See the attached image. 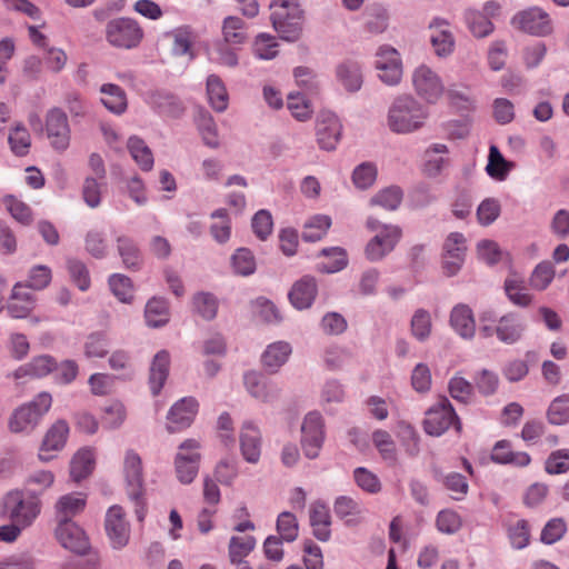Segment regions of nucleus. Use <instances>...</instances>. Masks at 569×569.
I'll return each mask as SVG.
<instances>
[{"label": "nucleus", "instance_id": "1", "mask_svg": "<svg viewBox=\"0 0 569 569\" xmlns=\"http://www.w3.org/2000/svg\"><path fill=\"white\" fill-rule=\"evenodd\" d=\"M428 108L410 93L393 98L386 113V127L395 134H412L422 130L429 119Z\"/></svg>", "mask_w": 569, "mask_h": 569}, {"label": "nucleus", "instance_id": "2", "mask_svg": "<svg viewBox=\"0 0 569 569\" xmlns=\"http://www.w3.org/2000/svg\"><path fill=\"white\" fill-rule=\"evenodd\" d=\"M526 322L516 312H508L498 317L492 309L482 310L479 313V332L483 338L493 336L505 345H515L523 336Z\"/></svg>", "mask_w": 569, "mask_h": 569}, {"label": "nucleus", "instance_id": "3", "mask_svg": "<svg viewBox=\"0 0 569 569\" xmlns=\"http://www.w3.org/2000/svg\"><path fill=\"white\" fill-rule=\"evenodd\" d=\"M41 512V500L24 489L9 490L1 499V516L10 522L29 528Z\"/></svg>", "mask_w": 569, "mask_h": 569}, {"label": "nucleus", "instance_id": "4", "mask_svg": "<svg viewBox=\"0 0 569 569\" xmlns=\"http://www.w3.org/2000/svg\"><path fill=\"white\" fill-rule=\"evenodd\" d=\"M270 20L281 39L295 42L302 32L303 10L298 0H271Z\"/></svg>", "mask_w": 569, "mask_h": 569}, {"label": "nucleus", "instance_id": "5", "mask_svg": "<svg viewBox=\"0 0 569 569\" xmlns=\"http://www.w3.org/2000/svg\"><path fill=\"white\" fill-rule=\"evenodd\" d=\"M122 472L128 497L134 503L136 516L139 521H143L146 517L143 466L136 450L124 451Z\"/></svg>", "mask_w": 569, "mask_h": 569}, {"label": "nucleus", "instance_id": "6", "mask_svg": "<svg viewBox=\"0 0 569 569\" xmlns=\"http://www.w3.org/2000/svg\"><path fill=\"white\" fill-rule=\"evenodd\" d=\"M51 405V395L40 392L33 400L13 410L8 420L9 430L13 433H30L49 411Z\"/></svg>", "mask_w": 569, "mask_h": 569}, {"label": "nucleus", "instance_id": "7", "mask_svg": "<svg viewBox=\"0 0 569 569\" xmlns=\"http://www.w3.org/2000/svg\"><path fill=\"white\" fill-rule=\"evenodd\" d=\"M366 226L376 233L366 246V257L373 262L380 261L395 249L402 230L397 224L382 223L373 217L367 219Z\"/></svg>", "mask_w": 569, "mask_h": 569}, {"label": "nucleus", "instance_id": "8", "mask_svg": "<svg viewBox=\"0 0 569 569\" xmlns=\"http://www.w3.org/2000/svg\"><path fill=\"white\" fill-rule=\"evenodd\" d=\"M411 83L416 94L428 104H436L445 93L441 77L426 63L413 69Z\"/></svg>", "mask_w": 569, "mask_h": 569}, {"label": "nucleus", "instance_id": "9", "mask_svg": "<svg viewBox=\"0 0 569 569\" xmlns=\"http://www.w3.org/2000/svg\"><path fill=\"white\" fill-rule=\"evenodd\" d=\"M375 70L378 79L388 87L398 86L403 76V64L399 51L390 44L380 46L375 53Z\"/></svg>", "mask_w": 569, "mask_h": 569}, {"label": "nucleus", "instance_id": "10", "mask_svg": "<svg viewBox=\"0 0 569 569\" xmlns=\"http://www.w3.org/2000/svg\"><path fill=\"white\" fill-rule=\"evenodd\" d=\"M142 37V29L130 18H116L108 21L106 26V40L114 48H136L141 42Z\"/></svg>", "mask_w": 569, "mask_h": 569}, {"label": "nucleus", "instance_id": "11", "mask_svg": "<svg viewBox=\"0 0 569 569\" xmlns=\"http://www.w3.org/2000/svg\"><path fill=\"white\" fill-rule=\"evenodd\" d=\"M326 439L325 420L320 412H308L301 423V448L308 459L319 457Z\"/></svg>", "mask_w": 569, "mask_h": 569}, {"label": "nucleus", "instance_id": "12", "mask_svg": "<svg viewBox=\"0 0 569 569\" xmlns=\"http://www.w3.org/2000/svg\"><path fill=\"white\" fill-rule=\"evenodd\" d=\"M200 448V442L196 439H187L178 447L174 469L178 480L183 485L191 483L199 472Z\"/></svg>", "mask_w": 569, "mask_h": 569}, {"label": "nucleus", "instance_id": "13", "mask_svg": "<svg viewBox=\"0 0 569 569\" xmlns=\"http://www.w3.org/2000/svg\"><path fill=\"white\" fill-rule=\"evenodd\" d=\"M423 426L425 431L435 437L443 435L450 427H455L457 431L461 429L460 421L448 399L440 400L426 412Z\"/></svg>", "mask_w": 569, "mask_h": 569}, {"label": "nucleus", "instance_id": "14", "mask_svg": "<svg viewBox=\"0 0 569 569\" xmlns=\"http://www.w3.org/2000/svg\"><path fill=\"white\" fill-rule=\"evenodd\" d=\"M429 42L439 59L450 57L456 49V38L447 19L435 17L428 23Z\"/></svg>", "mask_w": 569, "mask_h": 569}, {"label": "nucleus", "instance_id": "15", "mask_svg": "<svg viewBox=\"0 0 569 569\" xmlns=\"http://www.w3.org/2000/svg\"><path fill=\"white\" fill-rule=\"evenodd\" d=\"M243 386L247 392L259 402L274 405L280 400L281 388L279 383L260 372H246L243 375Z\"/></svg>", "mask_w": 569, "mask_h": 569}, {"label": "nucleus", "instance_id": "16", "mask_svg": "<svg viewBox=\"0 0 569 569\" xmlns=\"http://www.w3.org/2000/svg\"><path fill=\"white\" fill-rule=\"evenodd\" d=\"M342 136V124L339 117L331 111H321L317 117L316 137L320 149L332 151L337 148Z\"/></svg>", "mask_w": 569, "mask_h": 569}, {"label": "nucleus", "instance_id": "17", "mask_svg": "<svg viewBox=\"0 0 569 569\" xmlns=\"http://www.w3.org/2000/svg\"><path fill=\"white\" fill-rule=\"evenodd\" d=\"M512 24L527 33L538 37L547 36L552 31L549 14L538 7L518 12L512 18Z\"/></svg>", "mask_w": 569, "mask_h": 569}, {"label": "nucleus", "instance_id": "18", "mask_svg": "<svg viewBox=\"0 0 569 569\" xmlns=\"http://www.w3.org/2000/svg\"><path fill=\"white\" fill-rule=\"evenodd\" d=\"M106 531L113 549H122L129 542L130 527L124 519L123 509L111 506L106 515Z\"/></svg>", "mask_w": 569, "mask_h": 569}, {"label": "nucleus", "instance_id": "19", "mask_svg": "<svg viewBox=\"0 0 569 569\" xmlns=\"http://www.w3.org/2000/svg\"><path fill=\"white\" fill-rule=\"evenodd\" d=\"M46 132L51 146L59 151L69 147L70 128L67 114L60 109H52L46 119Z\"/></svg>", "mask_w": 569, "mask_h": 569}, {"label": "nucleus", "instance_id": "20", "mask_svg": "<svg viewBox=\"0 0 569 569\" xmlns=\"http://www.w3.org/2000/svg\"><path fill=\"white\" fill-rule=\"evenodd\" d=\"M54 535L59 543L72 552L83 555L89 548V539L77 522H57Z\"/></svg>", "mask_w": 569, "mask_h": 569}, {"label": "nucleus", "instance_id": "21", "mask_svg": "<svg viewBox=\"0 0 569 569\" xmlns=\"http://www.w3.org/2000/svg\"><path fill=\"white\" fill-rule=\"evenodd\" d=\"M466 238L460 232L450 233L443 243L442 266L448 276H455L461 269L466 254Z\"/></svg>", "mask_w": 569, "mask_h": 569}, {"label": "nucleus", "instance_id": "22", "mask_svg": "<svg viewBox=\"0 0 569 569\" xmlns=\"http://www.w3.org/2000/svg\"><path fill=\"white\" fill-rule=\"evenodd\" d=\"M37 298L24 289L23 281H18L11 289L6 311L13 319H26L33 311Z\"/></svg>", "mask_w": 569, "mask_h": 569}, {"label": "nucleus", "instance_id": "23", "mask_svg": "<svg viewBox=\"0 0 569 569\" xmlns=\"http://www.w3.org/2000/svg\"><path fill=\"white\" fill-rule=\"evenodd\" d=\"M198 411V402L192 397H186L177 401L168 413V430L180 431L189 427Z\"/></svg>", "mask_w": 569, "mask_h": 569}, {"label": "nucleus", "instance_id": "24", "mask_svg": "<svg viewBox=\"0 0 569 569\" xmlns=\"http://www.w3.org/2000/svg\"><path fill=\"white\" fill-rule=\"evenodd\" d=\"M69 436V426L64 420L56 421L47 431L39 449V459L50 461L54 452L61 450Z\"/></svg>", "mask_w": 569, "mask_h": 569}, {"label": "nucleus", "instance_id": "25", "mask_svg": "<svg viewBox=\"0 0 569 569\" xmlns=\"http://www.w3.org/2000/svg\"><path fill=\"white\" fill-rule=\"evenodd\" d=\"M261 432L252 421H244L240 430V450L249 463H257L261 456Z\"/></svg>", "mask_w": 569, "mask_h": 569}, {"label": "nucleus", "instance_id": "26", "mask_svg": "<svg viewBox=\"0 0 569 569\" xmlns=\"http://www.w3.org/2000/svg\"><path fill=\"white\" fill-rule=\"evenodd\" d=\"M317 293L316 279L311 276H305L292 284L288 298L293 308L305 310L312 306Z\"/></svg>", "mask_w": 569, "mask_h": 569}, {"label": "nucleus", "instance_id": "27", "mask_svg": "<svg viewBox=\"0 0 569 569\" xmlns=\"http://www.w3.org/2000/svg\"><path fill=\"white\" fill-rule=\"evenodd\" d=\"M87 505V497L80 492H71L61 496L54 505L56 522H74L73 518L79 515Z\"/></svg>", "mask_w": 569, "mask_h": 569}, {"label": "nucleus", "instance_id": "28", "mask_svg": "<svg viewBox=\"0 0 569 569\" xmlns=\"http://www.w3.org/2000/svg\"><path fill=\"white\" fill-rule=\"evenodd\" d=\"M336 76L348 92H357L363 82L362 66L359 61L348 59L337 66Z\"/></svg>", "mask_w": 569, "mask_h": 569}, {"label": "nucleus", "instance_id": "29", "mask_svg": "<svg viewBox=\"0 0 569 569\" xmlns=\"http://www.w3.org/2000/svg\"><path fill=\"white\" fill-rule=\"evenodd\" d=\"M490 459L497 465H512L515 467H527L531 458L527 452L513 451L508 440H499L495 443Z\"/></svg>", "mask_w": 569, "mask_h": 569}, {"label": "nucleus", "instance_id": "30", "mask_svg": "<svg viewBox=\"0 0 569 569\" xmlns=\"http://www.w3.org/2000/svg\"><path fill=\"white\" fill-rule=\"evenodd\" d=\"M292 347L287 341H276L267 346L261 356L263 367L271 373H276L289 359Z\"/></svg>", "mask_w": 569, "mask_h": 569}, {"label": "nucleus", "instance_id": "31", "mask_svg": "<svg viewBox=\"0 0 569 569\" xmlns=\"http://www.w3.org/2000/svg\"><path fill=\"white\" fill-rule=\"evenodd\" d=\"M170 368V355L167 350L157 352L151 361L149 386L153 396L159 395L163 388Z\"/></svg>", "mask_w": 569, "mask_h": 569}, {"label": "nucleus", "instance_id": "32", "mask_svg": "<svg viewBox=\"0 0 569 569\" xmlns=\"http://www.w3.org/2000/svg\"><path fill=\"white\" fill-rule=\"evenodd\" d=\"M450 325L461 338L471 339L476 332L471 308L463 303L455 306L450 313Z\"/></svg>", "mask_w": 569, "mask_h": 569}, {"label": "nucleus", "instance_id": "33", "mask_svg": "<svg viewBox=\"0 0 569 569\" xmlns=\"http://www.w3.org/2000/svg\"><path fill=\"white\" fill-rule=\"evenodd\" d=\"M96 451L93 448L84 447L79 449L70 462V476L73 481L79 482L87 478L94 469Z\"/></svg>", "mask_w": 569, "mask_h": 569}, {"label": "nucleus", "instance_id": "34", "mask_svg": "<svg viewBox=\"0 0 569 569\" xmlns=\"http://www.w3.org/2000/svg\"><path fill=\"white\" fill-rule=\"evenodd\" d=\"M310 525L315 537L320 541H328L331 537V517L328 507L322 502H315L310 507Z\"/></svg>", "mask_w": 569, "mask_h": 569}, {"label": "nucleus", "instance_id": "35", "mask_svg": "<svg viewBox=\"0 0 569 569\" xmlns=\"http://www.w3.org/2000/svg\"><path fill=\"white\" fill-rule=\"evenodd\" d=\"M101 103L112 113L122 114L128 108L124 90L118 84L104 83L100 88Z\"/></svg>", "mask_w": 569, "mask_h": 569}, {"label": "nucleus", "instance_id": "36", "mask_svg": "<svg viewBox=\"0 0 569 569\" xmlns=\"http://www.w3.org/2000/svg\"><path fill=\"white\" fill-rule=\"evenodd\" d=\"M206 87L211 108L217 112L226 111L229 106V94L221 78L217 74H209Z\"/></svg>", "mask_w": 569, "mask_h": 569}, {"label": "nucleus", "instance_id": "37", "mask_svg": "<svg viewBox=\"0 0 569 569\" xmlns=\"http://www.w3.org/2000/svg\"><path fill=\"white\" fill-rule=\"evenodd\" d=\"M56 368V360L48 355L34 357L30 362L19 367L13 376L20 379L27 376L42 378L52 372Z\"/></svg>", "mask_w": 569, "mask_h": 569}, {"label": "nucleus", "instance_id": "38", "mask_svg": "<svg viewBox=\"0 0 569 569\" xmlns=\"http://www.w3.org/2000/svg\"><path fill=\"white\" fill-rule=\"evenodd\" d=\"M169 318V305L164 298L152 297L148 300L144 309V319L148 327H163L168 323Z\"/></svg>", "mask_w": 569, "mask_h": 569}, {"label": "nucleus", "instance_id": "39", "mask_svg": "<svg viewBox=\"0 0 569 569\" xmlns=\"http://www.w3.org/2000/svg\"><path fill=\"white\" fill-rule=\"evenodd\" d=\"M463 21L471 34L479 39L490 36L495 30L492 21L476 9H467L463 12Z\"/></svg>", "mask_w": 569, "mask_h": 569}, {"label": "nucleus", "instance_id": "40", "mask_svg": "<svg viewBox=\"0 0 569 569\" xmlns=\"http://www.w3.org/2000/svg\"><path fill=\"white\" fill-rule=\"evenodd\" d=\"M513 168L515 163L506 160L496 146L490 147L486 166V172L490 178L505 181Z\"/></svg>", "mask_w": 569, "mask_h": 569}, {"label": "nucleus", "instance_id": "41", "mask_svg": "<svg viewBox=\"0 0 569 569\" xmlns=\"http://www.w3.org/2000/svg\"><path fill=\"white\" fill-rule=\"evenodd\" d=\"M210 218L216 220L209 227L212 239L219 243L224 244L231 238L232 224L231 219L226 209H217L211 212Z\"/></svg>", "mask_w": 569, "mask_h": 569}, {"label": "nucleus", "instance_id": "42", "mask_svg": "<svg viewBox=\"0 0 569 569\" xmlns=\"http://www.w3.org/2000/svg\"><path fill=\"white\" fill-rule=\"evenodd\" d=\"M127 148L141 170L150 171L153 168V153L143 139L137 136L130 137L127 142Z\"/></svg>", "mask_w": 569, "mask_h": 569}, {"label": "nucleus", "instance_id": "43", "mask_svg": "<svg viewBox=\"0 0 569 569\" xmlns=\"http://www.w3.org/2000/svg\"><path fill=\"white\" fill-rule=\"evenodd\" d=\"M332 220L327 214H315L303 224L302 239L307 242L321 240L331 227Z\"/></svg>", "mask_w": 569, "mask_h": 569}, {"label": "nucleus", "instance_id": "44", "mask_svg": "<svg viewBox=\"0 0 569 569\" xmlns=\"http://www.w3.org/2000/svg\"><path fill=\"white\" fill-rule=\"evenodd\" d=\"M448 152L445 143H433L425 152L423 172L428 177H437L442 171L447 160L441 156Z\"/></svg>", "mask_w": 569, "mask_h": 569}, {"label": "nucleus", "instance_id": "45", "mask_svg": "<svg viewBox=\"0 0 569 569\" xmlns=\"http://www.w3.org/2000/svg\"><path fill=\"white\" fill-rule=\"evenodd\" d=\"M117 248L122 262L128 269H139L142 263V256L134 241L126 236L117 238Z\"/></svg>", "mask_w": 569, "mask_h": 569}, {"label": "nucleus", "instance_id": "46", "mask_svg": "<svg viewBox=\"0 0 569 569\" xmlns=\"http://www.w3.org/2000/svg\"><path fill=\"white\" fill-rule=\"evenodd\" d=\"M321 254L328 258V261H323L318 264V270L321 272H339L348 264L347 253L340 247L325 248L321 250Z\"/></svg>", "mask_w": 569, "mask_h": 569}, {"label": "nucleus", "instance_id": "47", "mask_svg": "<svg viewBox=\"0 0 569 569\" xmlns=\"http://www.w3.org/2000/svg\"><path fill=\"white\" fill-rule=\"evenodd\" d=\"M252 53L259 60H272L279 53V43L276 37L269 33H259L252 43Z\"/></svg>", "mask_w": 569, "mask_h": 569}, {"label": "nucleus", "instance_id": "48", "mask_svg": "<svg viewBox=\"0 0 569 569\" xmlns=\"http://www.w3.org/2000/svg\"><path fill=\"white\" fill-rule=\"evenodd\" d=\"M257 541L253 536H232L229 541L230 562H239L244 560L256 548Z\"/></svg>", "mask_w": 569, "mask_h": 569}, {"label": "nucleus", "instance_id": "49", "mask_svg": "<svg viewBox=\"0 0 569 569\" xmlns=\"http://www.w3.org/2000/svg\"><path fill=\"white\" fill-rule=\"evenodd\" d=\"M222 42L229 44H242L247 39L243 20L233 16L224 18L222 23Z\"/></svg>", "mask_w": 569, "mask_h": 569}, {"label": "nucleus", "instance_id": "50", "mask_svg": "<svg viewBox=\"0 0 569 569\" xmlns=\"http://www.w3.org/2000/svg\"><path fill=\"white\" fill-rule=\"evenodd\" d=\"M231 268L238 276L248 277L256 271L253 253L247 248H238L231 256Z\"/></svg>", "mask_w": 569, "mask_h": 569}, {"label": "nucleus", "instance_id": "51", "mask_svg": "<svg viewBox=\"0 0 569 569\" xmlns=\"http://www.w3.org/2000/svg\"><path fill=\"white\" fill-rule=\"evenodd\" d=\"M403 198L402 190L397 186L387 187L378 191L371 199L370 204L379 206L385 210L393 211L398 209Z\"/></svg>", "mask_w": 569, "mask_h": 569}, {"label": "nucleus", "instance_id": "52", "mask_svg": "<svg viewBox=\"0 0 569 569\" xmlns=\"http://www.w3.org/2000/svg\"><path fill=\"white\" fill-rule=\"evenodd\" d=\"M194 311L204 320H212L217 316L218 299L210 292H198L192 298Z\"/></svg>", "mask_w": 569, "mask_h": 569}, {"label": "nucleus", "instance_id": "53", "mask_svg": "<svg viewBox=\"0 0 569 569\" xmlns=\"http://www.w3.org/2000/svg\"><path fill=\"white\" fill-rule=\"evenodd\" d=\"M336 515L343 519L347 525H356L357 520L355 517L361 512V507L358 501L351 497L340 496L336 499L333 506Z\"/></svg>", "mask_w": 569, "mask_h": 569}, {"label": "nucleus", "instance_id": "54", "mask_svg": "<svg viewBox=\"0 0 569 569\" xmlns=\"http://www.w3.org/2000/svg\"><path fill=\"white\" fill-rule=\"evenodd\" d=\"M52 280V271L46 264H36L30 268L28 278L23 282L24 289L43 290Z\"/></svg>", "mask_w": 569, "mask_h": 569}, {"label": "nucleus", "instance_id": "55", "mask_svg": "<svg viewBox=\"0 0 569 569\" xmlns=\"http://www.w3.org/2000/svg\"><path fill=\"white\" fill-rule=\"evenodd\" d=\"M172 39L171 51L174 56H184L190 53L192 43V31L189 27L183 26L173 29L167 33Z\"/></svg>", "mask_w": 569, "mask_h": 569}, {"label": "nucleus", "instance_id": "56", "mask_svg": "<svg viewBox=\"0 0 569 569\" xmlns=\"http://www.w3.org/2000/svg\"><path fill=\"white\" fill-rule=\"evenodd\" d=\"M110 348L108 337L102 332H94L87 337L83 352L87 358H103Z\"/></svg>", "mask_w": 569, "mask_h": 569}, {"label": "nucleus", "instance_id": "57", "mask_svg": "<svg viewBox=\"0 0 569 569\" xmlns=\"http://www.w3.org/2000/svg\"><path fill=\"white\" fill-rule=\"evenodd\" d=\"M505 291L508 299L518 307H527L531 303V296L523 287V281L512 277L505 281Z\"/></svg>", "mask_w": 569, "mask_h": 569}, {"label": "nucleus", "instance_id": "58", "mask_svg": "<svg viewBox=\"0 0 569 569\" xmlns=\"http://www.w3.org/2000/svg\"><path fill=\"white\" fill-rule=\"evenodd\" d=\"M551 425L561 426L569 422V395H561L552 400L547 411Z\"/></svg>", "mask_w": 569, "mask_h": 569}, {"label": "nucleus", "instance_id": "59", "mask_svg": "<svg viewBox=\"0 0 569 569\" xmlns=\"http://www.w3.org/2000/svg\"><path fill=\"white\" fill-rule=\"evenodd\" d=\"M8 141L11 151L16 156L23 157L29 153L31 137L23 126H16L9 133Z\"/></svg>", "mask_w": 569, "mask_h": 569}, {"label": "nucleus", "instance_id": "60", "mask_svg": "<svg viewBox=\"0 0 569 569\" xmlns=\"http://www.w3.org/2000/svg\"><path fill=\"white\" fill-rule=\"evenodd\" d=\"M436 527L441 533L455 535L462 527V518L452 509H443L437 515Z\"/></svg>", "mask_w": 569, "mask_h": 569}, {"label": "nucleus", "instance_id": "61", "mask_svg": "<svg viewBox=\"0 0 569 569\" xmlns=\"http://www.w3.org/2000/svg\"><path fill=\"white\" fill-rule=\"evenodd\" d=\"M127 418V410L122 402L112 401L103 408L102 425L106 429H118Z\"/></svg>", "mask_w": 569, "mask_h": 569}, {"label": "nucleus", "instance_id": "62", "mask_svg": "<svg viewBox=\"0 0 569 569\" xmlns=\"http://www.w3.org/2000/svg\"><path fill=\"white\" fill-rule=\"evenodd\" d=\"M508 538L513 549L521 550L530 542V528L525 519H519L508 527Z\"/></svg>", "mask_w": 569, "mask_h": 569}, {"label": "nucleus", "instance_id": "63", "mask_svg": "<svg viewBox=\"0 0 569 569\" xmlns=\"http://www.w3.org/2000/svg\"><path fill=\"white\" fill-rule=\"evenodd\" d=\"M109 287L117 299L123 303H130L133 299V286L130 278L114 273L109 278Z\"/></svg>", "mask_w": 569, "mask_h": 569}, {"label": "nucleus", "instance_id": "64", "mask_svg": "<svg viewBox=\"0 0 569 569\" xmlns=\"http://www.w3.org/2000/svg\"><path fill=\"white\" fill-rule=\"evenodd\" d=\"M545 470L549 475H562L569 471V449L552 451L545 462Z\"/></svg>", "mask_w": 569, "mask_h": 569}]
</instances>
